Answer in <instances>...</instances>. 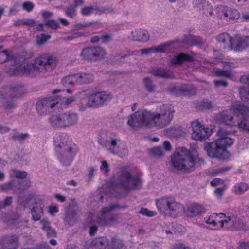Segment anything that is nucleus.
Returning <instances> with one entry per match:
<instances>
[{"instance_id": "obj_1", "label": "nucleus", "mask_w": 249, "mask_h": 249, "mask_svg": "<svg viewBox=\"0 0 249 249\" xmlns=\"http://www.w3.org/2000/svg\"><path fill=\"white\" fill-rule=\"evenodd\" d=\"M174 112L173 107L169 105H162L159 113L140 110L128 117L127 124L133 129L143 127L162 128L169 124L173 118Z\"/></svg>"}, {"instance_id": "obj_2", "label": "nucleus", "mask_w": 249, "mask_h": 249, "mask_svg": "<svg viewBox=\"0 0 249 249\" xmlns=\"http://www.w3.org/2000/svg\"><path fill=\"white\" fill-rule=\"evenodd\" d=\"M249 107L244 105H234L229 110L223 111L220 121L230 126H238L242 130L249 131Z\"/></svg>"}, {"instance_id": "obj_3", "label": "nucleus", "mask_w": 249, "mask_h": 249, "mask_svg": "<svg viewBox=\"0 0 249 249\" xmlns=\"http://www.w3.org/2000/svg\"><path fill=\"white\" fill-rule=\"evenodd\" d=\"M217 135L219 138L213 142L205 143L204 149L211 158L226 160L230 156L227 148L231 145L234 141L230 134L223 129L219 130Z\"/></svg>"}, {"instance_id": "obj_4", "label": "nucleus", "mask_w": 249, "mask_h": 249, "mask_svg": "<svg viewBox=\"0 0 249 249\" xmlns=\"http://www.w3.org/2000/svg\"><path fill=\"white\" fill-rule=\"evenodd\" d=\"M191 151L184 147H178L175 150L171 159L173 166L178 170L190 171L193 170L200 160L196 151V146Z\"/></svg>"}, {"instance_id": "obj_5", "label": "nucleus", "mask_w": 249, "mask_h": 249, "mask_svg": "<svg viewBox=\"0 0 249 249\" xmlns=\"http://www.w3.org/2000/svg\"><path fill=\"white\" fill-rule=\"evenodd\" d=\"M56 66V60L54 58L48 56H41L37 58L35 64H29L23 68L20 66L16 68V70L10 69L9 73L11 75L25 74L36 75L40 72L44 73L54 69Z\"/></svg>"}, {"instance_id": "obj_6", "label": "nucleus", "mask_w": 249, "mask_h": 249, "mask_svg": "<svg viewBox=\"0 0 249 249\" xmlns=\"http://www.w3.org/2000/svg\"><path fill=\"white\" fill-rule=\"evenodd\" d=\"M54 143L60 162L63 165H70L77 153V146L69 141L65 135H56L54 137Z\"/></svg>"}, {"instance_id": "obj_7", "label": "nucleus", "mask_w": 249, "mask_h": 249, "mask_svg": "<svg viewBox=\"0 0 249 249\" xmlns=\"http://www.w3.org/2000/svg\"><path fill=\"white\" fill-rule=\"evenodd\" d=\"M156 204L160 213L165 216L175 218L183 214L185 211L184 206L171 197L158 199Z\"/></svg>"}, {"instance_id": "obj_8", "label": "nucleus", "mask_w": 249, "mask_h": 249, "mask_svg": "<svg viewBox=\"0 0 249 249\" xmlns=\"http://www.w3.org/2000/svg\"><path fill=\"white\" fill-rule=\"evenodd\" d=\"M81 101H86V107L79 106V110L84 111L86 107H92L102 104L105 102L110 100L111 95L106 92H94L93 90L88 89L82 92L80 94Z\"/></svg>"}, {"instance_id": "obj_9", "label": "nucleus", "mask_w": 249, "mask_h": 249, "mask_svg": "<svg viewBox=\"0 0 249 249\" xmlns=\"http://www.w3.org/2000/svg\"><path fill=\"white\" fill-rule=\"evenodd\" d=\"M75 101V98L74 97L63 99L58 97H50L38 101L36 108L37 112L42 114L47 111L48 109L53 108L55 106H57L61 108L68 107Z\"/></svg>"}, {"instance_id": "obj_10", "label": "nucleus", "mask_w": 249, "mask_h": 249, "mask_svg": "<svg viewBox=\"0 0 249 249\" xmlns=\"http://www.w3.org/2000/svg\"><path fill=\"white\" fill-rule=\"evenodd\" d=\"M212 222H214L215 229L225 227L226 228L238 229L240 228L241 222L235 217H227L223 213L217 214L214 213L212 214Z\"/></svg>"}, {"instance_id": "obj_11", "label": "nucleus", "mask_w": 249, "mask_h": 249, "mask_svg": "<svg viewBox=\"0 0 249 249\" xmlns=\"http://www.w3.org/2000/svg\"><path fill=\"white\" fill-rule=\"evenodd\" d=\"M191 135L193 140L202 141L208 139L212 133L211 129L206 127L197 120L191 123Z\"/></svg>"}, {"instance_id": "obj_12", "label": "nucleus", "mask_w": 249, "mask_h": 249, "mask_svg": "<svg viewBox=\"0 0 249 249\" xmlns=\"http://www.w3.org/2000/svg\"><path fill=\"white\" fill-rule=\"evenodd\" d=\"M121 185L125 189L131 190L136 189L142 183V180L138 176H132L130 172L124 173L120 178Z\"/></svg>"}, {"instance_id": "obj_13", "label": "nucleus", "mask_w": 249, "mask_h": 249, "mask_svg": "<svg viewBox=\"0 0 249 249\" xmlns=\"http://www.w3.org/2000/svg\"><path fill=\"white\" fill-rule=\"evenodd\" d=\"M216 13L219 19L226 21L237 20L240 17V13L237 10L223 6L217 7Z\"/></svg>"}, {"instance_id": "obj_14", "label": "nucleus", "mask_w": 249, "mask_h": 249, "mask_svg": "<svg viewBox=\"0 0 249 249\" xmlns=\"http://www.w3.org/2000/svg\"><path fill=\"white\" fill-rule=\"evenodd\" d=\"M105 54V51L100 47L86 48L83 49L81 53L84 58L93 61L103 58Z\"/></svg>"}, {"instance_id": "obj_15", "label": "nucleus", "mask_w": 249, "mask_h": 249, "mask_svg": "<svg viewBox=\"0 0 249 249\" xmlns=\"http://www.w3.org/2000/svg\"><path fill=\"white\" fill-rule=\"evenodd\" d=\"M249 47V36L236 35L231 43V50L242 51Z\"/></svg>"}, {"instance_id": "obj_16", "label": "nucleus", "mask_w": 249, "mask_h": 249, "mask_svg": "<svg viewBox=\"0 0 249 249\" xmlns=\"http://www.w3.org/2000/svg\"><path fill=\"white\" fill-rule=\"evenodd\" d=\"M128 37L133 41L146 42L149 39V34L146 30L137 29L132 31Z\"/></svg>"}, {"instance_id": "obj_17", "label": "nucleus", "mask_w": 249, "mask_h": 249, "mask_svg": "<svg viewBox=\"0 0 249 249\" xmlns=\"http://www.w3.org/2000/svg\"><path fill=\"white\" fill-rule=\"evenodd\" d=\"M241 81L248 85V87H243L240 89L239 93L241 99L249 103V75H244L241 78Z\"/></svg>"}, {"instance_id": "obj_18", "label": "nucleus", "mask_w": 249, "mask_h": 249, "mask_svg": "<svg viewBox=\"0 0 249 249\" xmlns=\"http://www.w3.org/2000/svg\"><path fill=\"white\" fill-rule=\"evenodd\" d=\"M50 123L54 127H66L64 114H59L53 116L50 119Z\"/></svg>"}, {"instance_id": "obj_19", "label": "nucleus", "mask_w": 249, "mask_h": 249, "mask_svg": "<svg viewBox=\"0 0 249 249\" xmlns=\"http://www.w3.org/2000/svg\"><path fill=\"white\" fill-rule=\"evenodd\" d=\"M110 150L114 153L124 152L127 153V150L124 147V143L117 139H111L110 141Z\"/></svg>"}, {"instance_id": "obj_20", "label": "nucleus", "mask_w": 249, "mask_h": 249, "mask_svg": "<svg viewBox=\"0 0 249 249\" xmlns=\"http://www.w3.org/2000/svg\"><path fill=\"white\" fill-rule=\"evenodd\" d=\"M42 205L43 204L40 201H35L34 205L33 206L31 210L33 219L34 220H38L42 215Z\"/></svg>"}, {"instance_id": "obj_21", "label": "nucleus", "mask_w": 249, "mask_h": 249, "mask_svg": "<svg viewBox=\"0 0 249 249\" xmlns=\"http://www.w3.org/2000/svg\"><path fill=\"white\" fill-rule=\"evenodd\" d=\"M169 45L168 44H163L154 47L142 49L140 51L141 54L143 55L149 54L154 53L164 52L166 50Z\"/></svg>"}, {"instance_id": "obj_22", "label": "nucleus", "mask_w": 249, "mask_h": 249, "mask_svg": "<svg viewBox=\"0 0 249 249\" xmlns=\"http://www.w3.org/2000/svg\"><path fill=\"white\" fill-rule=\"evenodd\" d=\"M173 92L179 95L190 96L195 93V89L190 85H183Z\"/></svg>"}, {"instance_id": "obj_23", "label": "nucleus", "mask_w": 249, "mask_h": 249, "mask_svg": "<svg viewBox=\"0 0 249 249\" xmlns=\"http://www.w3.org/2000/svg\"><path fill=\"white\" fill-rule=\"evenodd\" d=\"M217 39L219 42L223 44L224 48H229L231 49V43L233 41V37H231L227 33H223L219 35Z\"/></svg>"}, {"instance_id": "obj_24", "label": "nucleus", "mask_w": 249, "mask_h": 249, "mask_svg": "<svg viewBox=\"0 0 249 249\" xmlns=\"http://www.w3.org/2000/svg\"><path fill=\"white\" fill-rule=\"evenodd\" d=\"M205 212L204 207L199 204H193L188 209L187 214L189 216H195Z\"/></svg>"}, {"instance_id": "obj_25", "label": "nucleus", "mask_w": 249, "mask_h": 249, "mask_svg": "<svg viewBox=\"0 0 249 249\" xmlns=\"http://www.w3.org/2000/svg\"><path fill=\"white\" fill-rule=\"evenodd\" d=\"M64 114L66 127L73 125L77 123L78 116L76 113L69 112Z\"/></svg>"}, {"instance_id": "obj_26", "label": "nucleus", "mask_w": 249, "mask_h": 249, "mask_svg": "<svg viewBox=\"0 0 249 249\" xmlns=\"http://www.w3.org/2000/svg\"><path fill=\"white\" fill-rule=\"evenodd\" d=\"M192 57L183 53H180L177 55L171 60V63L173 64H179L185 61H191Z\"/></svg>"}, {"instance_id": "obj_27", "label": "nucleus", "mask_w": 249, "mask_h": 249, "mask_svg": "<svg viewBox=\"0 0 249 249\" xmlns=\"http://www.w3.org/2000/svg\"><path fill=\"white\" fill-rule=\"evenodd\" d=\"M249 189L247 184L244 182H240L236 184L232 189L234 193L237 195H241L247 191Z\"/></svg>"}, {"instance_id": "obj_28", "label": "nucleus", "mask_w": 249, "mask_h": 249, "mask_svg": "<svg viewBox=\"0 0 249 249\" xmlns=\"http://www.w3.org/2000/svg\"><path fill=\"white\" fill-rule=\"evenodd\" d=\"M80 73L72 75H70L66 78V81L68 84L72 85L81 84V78Z\"/></svg>"}, {"instance_id": "obj_29", "label": "nucleus", "mask_w": 249, "mask_h": 249, "mask_svg": "<svg viewBox=\"0 0 249 249\" xmlns=\"http://www.w3.org/2000/svg\"><path fill=\"white\" fill-rule=\"evenodd\" d=\"M152 73L154 75L163 77H171L173 75L172 73L170 71L159 68L154 69L152 71Z\"/></svg>"}, {"instance_id": "obj_30", "label": "nucleus", "mask_w": 249, "mask_h": 249, "mask_svg": "<svg viewBox=\"0 0 249 249\" xmlns=\"http://www.w3.org/2000/svg\"><path fill=\"white\" fill-rule=\"evenodd\" d=\"M41 224L42 225L43 229L46 231L47 234L49 236H55L56 235V233L55 231L52 229L50 228L49 226V223L48 221L42 219L41 221Z\"/></svg>"}, {"instance_id": "obj_31", "label": "nucleus", "mask_w": 249, "mask_h": 249, "mask_svg": "<svg viewBox=\"0 0 249 249\" xmlns=\"http://www.w3.org/2000/svg\"><path fill=\"white\" fill-rule=\"evenodd\" d=\"M23 25L29 26V27H36L37 30H42L43 26L41 24H37L33 19H27L22 21Z\"/></svg>"}, {"instance_id": "obj_32", "label": "nucleus", "mask_w": 249, "mask_h": 249, "mask_svg": "<svg viewBox=\"0 0 249 249\" xmlns=\"http://www.w3.org/2000/svg\"><path fill=\"white\" fill-rule=\"evenodd\" d=\"M203 13L206 15H212L213 14V7L207 1H202L201 3Z\"/></svg>"}, {"instance_id": "obj_33", "label": "nucleus", "mask_w": 249, "mask_h": 249, "mask_svg": "<svg viewBox=\"0 0 249 249\" xmlns=\"http://www.w3.org/2000/svg\"><path fill=\"white\" fill-rule=\"evenodd\" d=\"M81 84L89 83L93 79V75L89 73H80Z\"/></svg>"}, {"instance_id": "obj_34", "label": "nucleus", "mask_w": 249, "mask_h": 249, "mask_svg": "<svg viewBox=\"0 0 249 249\" xmlns=\"http://www.w3.org/2000/svg\"><path fill=\"white\" fill-rule=\"evenodd\" d=\"M27 176V173L25 172L19 171L16 170H12L10 172V176L11 178L16 177L17 178H24Z\"/></svg>"}, {"instance_id": "obj_35", "label": "nucleus", "mask_w": 249, "mask_h": 249, "mask_svg": "<svg viewBox=\"0 0 249 249\" xmlns=\"http://www.w3.org/2000/svg\"><path fill=\"white\" fill-rule=\"evenodd\" d=\"M50 38L51 36L50 35L41 34L40 36H36V44L38 45H42L46 42L48 40L50 39Z\"/></svg>"}, {"instance_id": "obj_36", "label": "nucleus", "mask_w": 249, "mask_h": 249, "mask_svg": "<svg viewBox=\"0 0 249 249\" xmlns=\"http://www.w3.org/2000/svg\"><path fill=\"white\" fill-rule=\"evenodd\" d=\"M96 10L92 7H85L82 8L81 14L83 16H89L95 13Z\"/></svg>"}, {"instance_id": "obj_37", "label": "nucleus", "mask_w": 249, "mask_h": 249, "mask_svg": "<svg viewBox=\"0 0 249 249\" xmlns=\"http://www.w3.org/2000/svg\"><path fill=\"white\" fill-rule=\"evenodd\" d=\"M139 213L143 215L147 216L148 217H152L155 216L157 213L155 211H150L147 209L142 208L139 211Z\"/></svg>"}, {"instance_id": "obj_38", "label": "nucleus", "mask_w": 249, "mask_h": 249, "mask_svg": "<svg viewBox=\"0 0 249 249\" xmlns=\"http://www.w3.org/2000/svg\"><path fill=\"white\" fill-rule=\"evenodd\" d=\"M143 84L147 91L149 92H152L155 88V87L152 84L151 81L149 78L144 79Z\"/></svg>"}, {"instance_id": "obj_39", "label": "nucleus", "mask_w": 249, "mask_h": 249, "mask_svg": "<svg viewBox=\"0 0 249 249\" xmlns=\"http://www.w3.org/2000/svg\"><path fill=\"white\" fill-rule=\"evenodd\" d=\"M215 73L217 75L227 77L228 78H231L232 76V73L231 71L230 70H218L215 72Z\"/></svg>"}, {"instance_id": "obj_40", "label": "nucleus", "mask_w": 249, "mask_h": 249, "mask_svg": "<svg viewBox=\"0 0 249 249\" xmlns=\"http://www.w3.org/2000/svg\"><path fill=\"white\" fill-rule=\"evenodd\" d=\"M150 154L154 156H160L163 154L162 149L160 147H154L150 150Z\"/></svg>"}, {"instance_id": "obj_41", "label": "nucleus", "mask_w": 249, "mask_h": 249, "mask_svg": "<svg viewBox=\"0 0 249 249\" xmlns=\"http://www.w3.org/2000/svg\"><path fill=\"white\" fill-rule=\"evenodd\" d=\"M8 54V52L7 51H4L2 52H0V63H3L9 58Z\"/></svg>"}, {"instance_id": "obj_42", "label": "nucleus", "mask_w": 249, "mask_h": 249, "mask_svg": "<svg viewBox=\"0 0 249 249\" xmlns=\"http://www.w3.org/2000/svg\"><path fill=\"white\" fill-rule=\"evenodd\" d=\"M46 25L53 29H56L59 27V24L54 20L48 21L46 23Z\"/></svg>"}, {"instance_id": "obj_43", "label": "nucleus", "mask_w": 249, "mask_h": 249, "mask_svg": "<svg viewBox=\"0 0 249 249\" xmlns=\"http://www.w3.org/2000/svg\"><path fill=\"white\" fill-rule=\"evenodd\" d=\"M34 7V5L32 2H25L23 4V9L27 11L28 12L31 11Z\"/></svg>"}, {"instance_id": "obj_44", "label": "nucleus", "mask_w": 249, "mask_h": 249, "mask_svg": "<svg viewBox=\"0 0 249 249\" xmlns=\"http://www.w3.org/2000/svg\"><path fill=\"white\" fill-rule=\"evenodd\" d=\"M75 7L74 6L68 9L66 11V14L70 17H73L75 15Z\"/></svg>"}, {"instance_id": "obj_45", "label": "nucleus", "mask_w": 249, "mask_h": 249, "mask_svg": "<svg viewBox=\"0 0 249 249\" xmlns=\"http://www.w3.org/2000/svg\"><path fill=\"white\" fill-rule=\"evenodd\" d=\"M178 130L175 128H170L166 131V135L170 137H176V135Z\"/></svg>"}, {"instance_id": "obj_46", "label": "nucleus", "mask_w": 249, "mask_h": 249, "mask_svg": "<svg viewBox=\"0 0 249 249\" xmlns=\"http://www.w3.org/2000/svg\"><path fill=\"white\" fill-rule=\"evenodd\" d=\"M223 183L224 181L219 178H215L211 182V184L213 186H216L219 185L223 184Z\"/></svg>"}, {"instance_id": "obj_47", "label": "nucleus", "mask_w": 249, "mask_h": 249, "mask_svg": "<svg viewBox=\"0 0 249 249\" xmlns=\"http://www.w3.org/2000/svg\"><path fill=\"white\" fill-rule=\"evenodd\" d=\"M58 212V209L57 207L54 205H52L49 207L48 212L51 215H53Z\"/></svg>"}, {"instance_id": "obj_48", "label": "nucleus", "mask_w": 249, "mask_h": 249, "mask_svg": "<svg viewBox=\"0 0 249 249\" xmlns=\"http://www.w3.org/2000/svg\"><path fill=\"white\" fill-rule=\"evenodd\" d=\"M225 189V187L216 188L214 191L215 196L218 198L221 197Z\"/></svg>"}, {"instance_id": "obj_49", "label": "nucleus", "mask_w": 249, "mask_h": 249, "mask_svg": "<svg viewBox=\"0 0 249 249\" xmlns=\"http://www.w3.org/2000/svg\"><path fill=\"white\" fill-rule=\"evenodd\" d=\"M212 215H211L209 217L206 218L205 222L207 224L209 225L210 228L215 229V223L214 222H212Z\"/></svg>"}, {"instance_id": "obj_50", "label": "nucleus", "mask_w": 249, "mask_h": 249, "mask_svg": "<svg viewBox=\"0 0 249 249\" xmlns=\"http://www.w3.org/2000/svg\"><path fill=\"white\" fill-rule=\"evenodd\" d=\"M113 207H107V208H104L101 212V216L103 217V218L104 219L105 218V214L107 213L108 212H109V211H110L111 210L113 209Z\"/></svg>"}, {"instance_id": "obj_51", "label": "nucleus", "mask_w": 249, "mask_h": 249, "mask_svg": "<svg viewBox=\"0 0 249 249\" xmlns=\"http://www.w3.org/2000/svg\"><path fill=\"white\" fill-rule=\"evenodd\" d=\"M42 16L44 18H47L53 15V13L46 11H43L41 12Z\"/></svg>"}, {"instance_id": "obj_52", "label": "nucleus", "mask_w": 249, "mask_h": 249, "mask_svg": "<svg viewBox=\"0 0 249 249\" xmlns=\"http://www.w3.org/2000/svg\"><path fill=\"white\" fill-rule=\"evenodd\" d=\"M108 164L105 161H102V165L101 166V170L103 171H104L105 172H107L108 171Z\"/></svg>"}, {"instance_id": "obj_53", "label": "nucleus", "mask_w": 249, "mask_h": 249, "mask_svg": "<svg viewBox=\"0 0 249 249\" xmlns=\"http://www.w3.org/2000/svg\"><path fill=\"white\" fill-rule=\"evenodd\" d=\"M164 148L167 151H170L172 149V147L170 143L168 141H165L163 142Z\"/></svg>"}, {"instance_id": "obj_54", "label": "nucleus", "mask_w": 249, "mask_h": 249, "mask_svg": "<svg viewBox=\"0 0 249 249\" xmlns=\"http://www.w3.org/2000/svg\"><path fill=\"white\" fill-rule=\"evenodd\" d=\"M214 84L215 86L217 87L221 86L226 87L227 86V84L225 82L223 81H215Z\"/></svg>"}, {"instance_id": "obj_55", "label": "nucleus", "mask_w": 249, "mask_h": 249, "mask_svg": "<svg viewBox=\"0 0 249 249\" xmlns=\"http://www.w3.org/2000/svg\"><path fill=\"white\" fill-rule=\"evenodd\" d=\"M11 202H12L11 197H9L6 198L4 201L2 207L0 206V208H1V207H4V206L9 205L11 204Z\"/></svg>"}, {"instance_id": "obj_56", "label": "nucleus", "mask_w": 249, "mask_h": 249, "mask_svg": "<svg viewBox=\"0 0 249 249\" xmlns=\"http://www.w3.org/2000/svg\"><path fill=\"white\" fill-rule=\"evenodd\" d=\"M113 220H111L110 221H107V220H106V221H103L101 219V218H98L97 220V222L99 223V224H101L102 225H104V224H110L112 223V222L113 221Z\"/></svg>"}, {"instance_id": "obj_57", "label": "nucleus", "mask_w": 249, "mask_h": 249, "mask_svg": "<svg viewBox=\"0 0 249 249\" xmlns=\"http://www.w3.org/2000/svg\"><path fill=\"white\" fill-rule=\"evenodd\" d=\"M9 131V128L6 126H2L0 125V133H5Z\"/></svg>"}, {"instance_id": "obj_58", "label": "nucleus", "mask_w": 249, "mask_h": 249, "mask_svg": "<svg viewBox=\"0 0 249 249\" xmlns=\"http://www.w3.org/2000/svg\"><path fill=\"white\" fill-rule=\"evenodd\" d=\"M55 198L57 199V200H58L60 202H63L65 200V197L63 196H62L59 194H56Z\"/></svg>"}, {"instance_id": "obj_59", "label": "nucleus", "mask_w": 249, "mask_h": 249, "mask_svg": "<svg viewBox=\"0 0 249 249\" xmlns=\"http://www.w3.org/2000/svg\"><path fill=\"white\" fill-rule=\"evenodd\" d=\"M211 107H212V104L210 102L207 101V102L204 103L203 107L205 109H209Z\"/></svg>"}, {"instance_id": "obj_60", "label": "nucleus", "mask_w": 249, "mask_h": 249, "mask_svg": "<svg viewBox=\"0 0 249 249\" xmlns=\"http://www.w3.org/2000/svg\"><path fill=\"white\" fill-rule=\"evenodd\" d=\"M59 20L60 22L64 25H68L69 24V22L65 19L62 18H59Z\"/></svg>"}, {"instance_id": "obj_61", "label": "nucleus", "mask_w": 249, "mask_h": 249, "mask_svg": "<svg viewBox=\"0 0 249 249\" xmlns=\"http://www.w3.org/2000/svg\"><path fill=\"white\" fill-rule=\"evenodd\" d=\"M178 249H197L195 248H192L185 245H180Z\"/></svg>"}, {"instance_id": "obj_62", "label": "nucleus", "mask_w": 249, "mask_h": 249, "mask_svg": "<svg viewBox=\"0 0 249 249\" xmlns=\"http://www.w3.org/2000/svg\"><path fill=\"white\" fill-rule=\"evenodd\" d=\"M240 247L245 249H249V244L247 243H242L240 245Z\"/></svg>"}, {"instance_id": "obj_63", "label": "nucleus", "mask_w": 249, "mask_h": 249, "mask_svg": "<svg viewBox=\"0 0 249 249\" xmlns=\"http://www.w3.org/2000/svg\"><path fill=\"white\" fill-rule=\"evenodd\" d=\"M242 18L245 21H249V13H245L243 14L242 16Z\"/></svg>"}, {"instance_id": "obj_64", "label": "nucleus", "mask_w": 249, "mask_h": 249, "mask_svg": "<svg viewBox=\"0 0 249 249\" xmlns=\"http://www.w3.org/2000/svg\"><path fill=\"white\" fill-rule=\"evenodd\" d=\"M97 231V228L95 226H92L90 229V234L92 235L94 234Z\"/></svg>"}]
</instances>
